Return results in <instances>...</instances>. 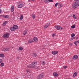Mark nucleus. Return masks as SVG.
Returning <instances> with one entry per match:
<instances>
[{
    "mask_svg": "<svg viewBox=\"0 0 79 79\" xmlns=\"http://www.w3.org/2000/svg\"><path fill=\"white\" fill-rule=\"evenodd\" d=\"M37 64V62L34 61L32 62V64H30L27 66V68H36V65Z\"/></svg>",
    "mask_w": 79,
    "mask_h": 79,
    "instance_id": "1",
    "label": "nucleus"
},
{
    "mask_svg": "<svg viewBox=\"0 0 79 79\" xmlns=\"http://www.w3.org/2000/svg\"><path fill=\"white\" fill-rule=\"evenodd\" d=\"M78 6H79V4H77V3L75 2L73 4L72 7V8H73L74 9H75V8H77Z\"/></svg>",
    "mask_w": 79,
    "mask_h": 79,
    "instance_id": "2",
    "label": "nucleus"
},
{
    "mask_svg": "<svg viewBox=\"0 0 79 79\" xmlns=\"http://www.w3.org/2000/svg\"><path fill=\"white\" fill-rule=\"evenodd\" d=\"M54 27L57 30H62L63 29V28L59 26L55 25Z\"/></svg>",
    "mask_w": 79,
    "mask_h": 79,
    "instance_id": "3",
    "label": "nucleus"
},
{
    "mask_svg": "<svg viewBox=\"0 0 79 79\" xmlns=\"http://www.w3.org/2000/svg\"><path fill=\"white\" fill-rule=\"evenodd\" d=\"M44 74L43 73H41V74H40L39 75H38L37 77V79H41V78H43V77H44Z\"/></svg>",
    "mask_w": 79,
    "mask_h": 79,
    "instance_id": "4",
    "label": "nucleus"
},
{
    "mask_svg": "<svg viewBox=\"0 0 79 79\" xmlns=\"http://www.w3.org/2000/svg\"><path fill=\"white\" fill-rule=\"evenodd\" d=\"M9 36H10V34L8 33H6L4 35L3 37L5 39H6V38H8Z\"/></svg>",
    "mask_w": 79,
    "mask_h": 79,
    "instance_id": "5",
    "label": "nucleus"
},
{
    "mask_svg": "<svg viewBox=\"0 0 79 79\" xmlns=\"http://www.w3.org/2000/svg\"><path fill=\"white\" fill-rule=\"evenodd\" d=\"M24 6V4L23 3H19L18 6V7L19 8H22Z\"/></svg>",
    "mask_w": 79,
    "mask_h": 79,
    "instance_id": "6",
    "label": "nucleus"
},
{
    "mask_svg": "<svg viewBox=\"0 0 79 79\" xmlns=\"http://www.w3.org/2000/svg\"><path fill=\"white\" fill-rule=\"evenodd\" d=\"M33 42H37L38 41V39L36 37H34L33 39Z\"/></svg>",
    "mask_w": 79,
    "mask_h": 79,
    "instance_id": "7",
    "label": "nucleus"
},
{
    "mask_svg": "<svg viewBox=\"0 0 79 79\" xmlns=\"http://www.w3.org/2000/svg\"><path fill=\"white\" fill-rule=\"evenodd\" d=\"M50 23H47L45 26L44 27V29H46V28H47L48 27V26H49V25H50Z\"/></svg>",
    "mask_w": 79,
    "mask_h": 79,
    "instance_id": "8",
    "label": "nucleus"
},
{
    "mask_svg": "<svg viewBox=\"0 0 79 79\" xmlns=\"http://www.w3.org/2000/svg\"><path fill=\"white\" fill-rule=\"evenodd\" d=\"M32 42H34V40L32 39H30L28 41V44L32 43Z\"/></svg>",
    "mask_w": 79,
    "mask_h": 79,
    "instance_id": "9",
    "label": "nucleus"
},
{
    "mask_svg": "<svg viewBox=\"0 0 79 79\" xmlns=\"http://www.w3.org/2000/svg\"><path fill=\"white\" fill-rule=\"evenodd\" d=\"M77 58H78V56L77 55H75L73 57L74 60H77Z\"/></svg>",
    "mask_w": 79,
    "mask_h": 79,
    "instance_id": "10",
    "label": "nucleus"
},
{
    "mask_svg": "<svg viewBox=\"0 0 79 79\" xmlns=\"http://www.w3.org/2000/svg\"><path fill=\"white\" fill-rule=\"evenodd\" d=\"M58 51H53L52 52V53L53 55H56V54H58Z\"/></svg>",
    "mask_w": 79,
    "mask_h": 79,
    "instance_id": "11",
    "label": "nucleus"
},
{
    "mask_svg": "<svg viewBox=\"0 0 79 79\" xmlns=\"http://www.w3.org/2000/svg\"><path fill=\"white\" fill-rule=\"evenodd\" d=\"M14 8H15L14 6H12L11 7V12H13L14 11Z\"/></svg>",
    "mask_w": 79,
    "mask_h": 79,
    "instance_id": "12",
    "label": "nucleus"
},
{
    "mask_svg": "<svg viewBox=\"0 0 79 79\" xmlns=\"http://www.w3.org/2000/svg\"><path fill=\"white\" fill-rule=\"evenodd\" d=\"M13 27L15 28V29H18V26L17 25H15L13 26Z\"/></svg>",
    "mask_w": 79,
    "mask_h": 79,
    "instance_id": "13",
    "label": "nucleus"
},
{
    "mask_svg": "<svg viewBox=\"0 0 79 79\" xmlns=\"http://www.w3.org/2000/svg\"><path fill=\"white\" fill-rule=\"evenodd\" d=\"M58 5L59 6L58 7L59 8H61V7L63 6L62 3H59V4H58Z\"/></svg>",
    "mask_w": 79,
    "mask_h": 79,
    "instance_id": "14",
    "label": "nucleus"
},
{
    "mask_svg": "<svg viewBox=\"0 0 79 79\" xmlns=\"http://www.w3.org/2000/svg\"><path fill=\"white\" fill-rule=\"evenodd\" d=\"M10 30L11 31H15L16 29L15 28L13 27L10 28Z\"/></svg>",
    "mask_w": 79,
    "mask_h": 79,
    "instance_id": "15",
    "label": "nucleus"
},
{
    "mask_svg": "<svg viewBox=\"0 0 79 79\" xmlns=\"http://www.w3.org/2000/svg\"><path fill=\"white\" fill-rule=\"evenodd\" d=\"M53 76H54L56 77V76H58V73L55 72V73H53Z\"/></svg>",
    "mask_w": 79,
    "mask_h": 79,
    "instance_id": "16",
    "label": "nucleus"
},
{
    "mask_svg": "<svg viewBox=\"0 0 79 79\" xmlns=\"http://www.w3.org/2000/svg\"><path fill=\"white\" fill-rule=\"evenodd\" d=\"M32 56H34V57H36V56H37V55L36 54V53H34L33 54Z\"/></svg>",
    "mask_w": 79,
    "mask_h": 79,
    "instance_id": "17",
    "label": "nucleus"
},
{
    "mask_svg": "<svg viewBox=\"0 0 79 79\" xmlns=\"http://www.w3.org/2000/svg\"><path fill=\"white\" fill-rule=\"evenodd\" d=\"M0 57L1 58H3V57H5V55H4V54H0Z\"/></svg>",
    "mask_w": 79,
    "mask_h": 79,
    "instance_id": "18",
    "label": "nucleus"
},
{
    "mask_svg": "<svg viewBox=\"0 0 79 79\" xmlns=\"http://www.w3.org/2000/svg\"><path fill=\"white\" fill-rule=\"evenodd\" d=\"M77 76V72H76L73 74V77H75V76Z\"/></svg>",
    "mask_w": 79,
    "mask_h": 79,
    "instance_id": "19",
    "label": "nucleus"
},
{
    "mask_svg": "<svg viewBox=\"0 0 79 79\" xmlns=\"http://www.w3.org/2000/svg\"><path fill=\"white\" fill-rule=\"evenodd\" d=\"M4 64H5V63H2L0 64L1 66V67H3V66H4Z\"/></svg>",
    "mask_w": 79,
    "mask_h": 79,
    "instance_id": "20",
    "label": "nucleus"
},
{
    "mask_svg": "<svg viewBox=\"0 0 79 79\" xmlns=\"http://www.w3.org/2000/svg\"><path fill=\"white\" fill-rule=\"evenodd\" d=\"M19 49L20 50H23V48L21 47H19Z\"/></svg>",
    "mask_w": 79,
    "mask_h": 79,
    "instance_id": "21",
    "label": "nucleus"
},
{
    "mask_svg": "<svg viewBox=\"0 0 79 79\" xmlns=\"http://www.w3.org/2000/svg\"><path fill=\"white\" fill-rule=\"evenodd\" d=\"M4 18H9V16L8 15H5Z\"/></svg>",
    "mask_w": 79,
    "mask_h": 79,
    "instance_id": "22",
    "label": "nucleus"
},
{
    "mask_svg": "<svg viewBox=\"0 0 79 79\" xmlns=\"http://www.w3.org/2000/svg\"><path fill=\"white\" fill-rule=\"evenodd\" d=\"M23 19V15H21L20 18V19H21V20H22Z\"/></svg>",
    "mask_w": 79,
    "mask_h": 79,
    "instance_id": "23",
    "label": "nucleus"
},
{
    "mask_svg": "<svg viewBox=\"0 0 79 79\" xmlns=\"http://www.w3.org/2000/svg\"><path fill=\"white\" fill-rule=\"evenodd\" d=\"M31 17L33 18V19H34V18H35V15H34L32 14L31 15Z\"/></svg>",
    "mask_w": 79,
    "mask_h": 79,
    "instance_id": "24",
    "label": "nucleus"
},
{
    "mask_svg": "<svg viewBox=\"0 0 79 79\" xmlns=\"http://www.w3.org/2000/svg\"><path fill=\"white\" fill-rule=\"evenodd\" d=\"M42 63L43 65H45V62L44 61L42 62Z\"/></svg>",
    "mask_w": 79,
    "mask_h": 79,
    "instance_id": "25",
    "label": "nucleus"
},
{
    "mask_svg": "<svg viewBox=\"0 0 79 79\" xmlns=\"http://www.w3.org/2000/svg\"><path fill=\"white\" fill-rule=\"evenodd\" d=\"M71 36H72V37H74V36H75V34H72L71 35Z\"/></svg>",
    "mask_w": 79,
    "mask_h": 79,
    "instance_id": "26",
    "label": "nucleus"
},
{
    "mask_svg": "<svg viewBox=\"0 0 79 79\" xmlns=\"http://www.w3.org/2000/svg\"><path fill=\"white\" fill-rule=\"evenodd\" d=\"M75 39V38H74V37L71 38L69 39V40L70 41H71V40H73V39Z\"/></svg>",
    "mask_w": 79,
    "mask_h": 79,
    "instance_id": "27",
    "label": "nucleus"
},
{
    "mask_svg": "<svg viewBox=\"0 0 79 79\" xmlns=\"http://www.w3.org/2000/svg\"><path fill=\"white\" fill-rule=\"evenodd\" d=\"M76 1L75 2H76L77 4L79 3V0H76Z\"/></svg>",
    "mask_w": 79,
    "mask_h": 79,
    "instance_id": "28",
    "label": "nucleus"
},
{
    "mask_svg": "<svg viewBox=\"0 0 79 79\" xmlns=\"http://www.w3.org/2000/svg\"><path fill=\"white\" fill-rule=\"evenodd\" d=\"M59 3L58 2L56 3L55 4V6H57L58 5Z\"/></svg>",
    "mask_w": 79,
    "mask_h": 79,
    "instance_id": "29",
    "label": "nucleus"
},
{
    "mask_svg": "<svg viewBox=\"0 0 79 79\" xmlns=\"http://www.w3.org/2000/svg\"><path fill=\"white\" fill-rule=\"evenodd\" d=\"M27 32V30H26L24 32H23V35H25L26 33Z\"/></svg>",
    "mask_w": 79,
    "mask_h": 79,
    "instance_id": "30",
    "label": "nucleus"
},
{
    "mask_svg": "<svg viewBox=\"0 0 79 79\" xmlns=\"http://www.w3.org/2000/svg\"><path fill=\"white\" fill-rule=\"evenodd\" d=\"M45 2L46 3H48V2H49V0H44Z\"/></svg>",
    "mask_w": 79,
    "mask_h": 79,
    "instance_id": "31",
    "label": "nucleus"
},
{
    "mask_svg": "<svg viewBox=\"0 0 79 79\" xmlns=\"http://www.w3.org/2000/svg\"><path fill=\"white\" fill-rule=\"evenodd\" d=\"M71 28L72 29H73L74 28H75V25H73L71 26Z\"/></svg>",
    "mask_w": 79,
    "mask_h": 79,
    "instance_id": "32",
    "label": "nucleus"
},
{
    "mask_svg": "<svg viewBox=\"0 0 79 79\" xmlns=\"http://www.w3.org/2000/svg\"><path fill=\"white\" fill-rule=\"evenodd\" d=\"M7 23V21H5L3 23V24H6V23Z\"/></svg>",
    "mask_w": 79,
    "mask_h": 79,
    "instance_id": "33",
    "label": "nucleus"
},
{
    "mask_svg": "<svg viewBox=\"0 0 79 79\" xmlns=\"http://www.w3.org/2000/svg\"><path fill=\"white\" fill-rule=\"evenodd\" d=\"M6 50V51H9V50H10V48H5Z\"/></svg>",
    "mask_w": 79,
    "mask_h": 79,
    "instance_id": "34",
    "label": "nucleus"
},
{
    "mask_svg": "<svg viewBox=\"0 0 79 79\" xmlns=\"http://www.w3.org/2000/svg\"><path fill=\"white\" fill-rule=\"evenodd\" d=\"M3 51H4V52H6V48H4L3 49Z\"/></svg>",
    "mask_w": 79,
    "mask_h": 79,
    "instance_id": "35",
    "label": "nucleus"
},
{
    "mask_svg": "<svg viewBox=\"0 0 79 79\" xmlns=\"http://www.w3.org/2000/svg\"><path fill=\"white\" fill-rule=\"evenodd\" d=\"M68 68V67H67V66H64V69H66V68Z\"/></svg>",
    "mask_w": 79,
    "mask_h": 79,
    "instance_id": "36",
    "label": "nucleus"
},
{
    "mask_svg": "<svg viewBox=\"0 0 79 79\" xmlns=\"http://www.w3.org/2000/svg\"><path fill=\"white\" fill-rule=\"evenodd\" d=\"M27 73H30L31 72V71L29 70H27Z\"/></svg>",
    "mask_w": 79,
    "mask_h": 79,
    "instance_id": "37",
    "label": "nucleus"
},
{
    "mask_svg": "<svg viewBox=\"0 0 79 79\" xmlns=\"http://www.w3.org/2000/svg\"><path fill=\"white\" fill-rule=\"evenodd\" d=\"M77 43H78V41H76L74 42V44H77Z\"/></svg>",
    "mask_w": 79,
    "mask_h": 79,
    "instance_id": "38",
    "label": "nucleus"
},
{
    "mask_svg": "<svg viewBox=\"0 0 79 79\" xmlns=\"http://www.w3.org/2000/svg\"><path fill=\"white\" fill-rule=\"evenodd\" d=\"M1 17H3V18H5V15H1Z\"/></svg>",
    "mask_w": 79,
    "mask_h": 79,
    "instance_id": "39",
    "label": "nucleus"
},
{
    "mask_svg": "<svg viewBox=\"0 0 79 79\" xmlns=\"http://www.w3.org/2000/svg\"><path fill=\"white\" fill-rule=\"evenodd\" d=\"M2 62V60L1 59H0V63H1Z\"/></svg>",
    "mask_w": 79,
    "mask_h": 79,
    "instance_id": "40",
    "label": "nucleus"
},
{
    "mask_svg": "<svg viewBox=\"0 0 79 79\" xmlns=\"http://www.w3.org/2000/svg\"><path fill=\"white\" fill-rule=\"evenodd\" d=\"M49 2H53V1L52 0H49Z\"/></svg>",
    "mask_w": 79,
    "mask_h": 79,
    "instance_id": "41",
    "label": "nucleus"
},
{
    "mask_svg": "<svg viewBox=\"0 0 79 79\" xmlns=\"http://www.w3.org/2000/svg\"><path fill=\"white\" fill-rule=\"evenodd\" d=\"M35 0H28L29 2H30L31 1H34Z\"/></svg>",
    "mask_w": 79,
    "mask_h": 79,
    "instance_id": "42",
    "label": "nucleus"
},
{
    "mask_svg": "<svg viewBox=\"0 0 79 79\" xmlns=\"http://www.w3.org/2000/svg\"><path fill=\"white\" fill-rule=\"evenodd\" d=\"M55 34H53L52 35V37H54V36H55Z\"/></svg>",
    "mask_w": 79,
    "mask_h": 79,
    "instance_id": "43",
    "label": "nucleus"
},
{
    "mask_svg": "<svg viewBox=\"0 0 79 79\" xmlns=\"http://www.w3.org/2000/svg\"><path fill=\"white\" fill-rule=\"evenodd\" d=\"M73 18H74V19H77V17H74Z\"/></svg>",
    "mask_w": 79,
    "mask_h": 79,
    "instance_id": "44",
    "label": "nucleus"
},
{
    "mask_svg": "<svg viewBox=\"0 0 79 79\" xmlns=\"http://www.w3.org/2000/svg\"><path fill=\"white\" fill-rule=\"evenodd\" d=\"M74 44H75V45L77 46V44L76 43H74Z\"/></svg>",
    "mask_w": 79,
    "mask_h": 79,
    "instance_id": "45",
    "label": "nucleus"
},
{
    "mask_svg": "<svg viewBox=\"0 0 79 79\" xmlns=\"http://www.w3.org/2000/svg\"><path fill=\"white\" fill-rule=\"evenodd\" d=\"M78 39V37H77V38H76V40H77Z\"/></svg>",
    "mask_w": 79,
    "mask_h": 79,
    "instance_id": "46",
    "label": "nucleus"
},
{
    "mask_svg": "<svg viewBox=\"0 0 79 79\" xmlns=\"http://www.w3.org/2000/svg\"><path fill=\"white\" fill-rule=\"evenodd\" d=\"M1 12H2V10H1V9H0V13H1Z\"/></svg>",
    "mask_w": 79,
    "mask_h": 79,
    "instance_id": "47",
    "label": "nucleus"
},
{
    "mask_svg": "<svg viewBox=\"0 0 79 79\" xmlns=\"http://www.w3.org/2000/svg\"><path fill=\"white\" fill-rule=\"evenodd\" d=\"M75 16H76V15H73V17H75Z\"/></svg>",
    "mask_w": 79,
    "mask_h": 79,
    "instance_id": "48",
    "label": "nucleus"
},
{
    "mask_svg": "<svg viewBox=\"0 0 79 79\" xmlns=\"http://www.w3.org/2000/svg\"><path fill=\"white\" fill-rule=\"evenodd\" d=\"M78 43H79V40L78 41Z\"/></svg>",
    "mask_w": 79,
    "mask_h": 79,
    "instance_id": "49",
    "label": "nucleus"
}]
</instances>
